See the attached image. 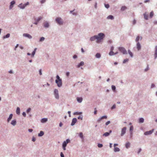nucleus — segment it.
<instances>
[{"label": "nucleus", "mask_w": 157, "mask_h": 157, "mask_svg": "<svg viewBox=\"0 0 157 157\" xmlns=\"http://www.w3.org/2000/svg\"><path fill=\"white\" fill-rule=\"evenodd\" d=\"M105 36V35L104 33H100L98 35H95L90 37V40L91 41H94L97 40L96 42L99 43L102 40Z\"/></svg>", "instance_id": "f257e3e1"}, {"label": "nucleus", "mask_w": 157, "mask_h": 157, "mask_svg": "<svg viewBox=\"0 0 157 157\" xmlns=\"http://www.w3.org/2000/svg\"><path fill=\"white\" fill-rule=\"evenodd\" d=\"M56 23L59 25H62L63 24V21L62 19L60 17H57L55 19Z\"/></svg>", "instance_id": "f03ea898"}, {"label": "nucleus", "mask_w": 157, "mask_h": 157, "mask_svg": "<svg viewBox=\"0 0 157 157\" xmlns=\"http://www.w3.org/2000/svg\"><path fill=\"white\" fill-rule=\"evenodd\" d=\"M119 51L123 54H127V52L125 49L123 47H119L118 48Z\"/></svg>", "instance_id": "7ed1b4c3"}, {"label": "nucleus", "mask_w": 157, "mask_h": 157, "mask_svg": "<svg viewBox=\"0 0 157 157\" xmlns=\"http://www.w3.org/2000/svg\"><path fill=\"white\" fill-rule=\"evenodd\" d=\"M54 94L55 98L56 99H58L59 98V91L57 89H55L54 90Z\"/></svg>", "instance_id": "20e7f679"}, {"label": "nucleus", "mask_w": 157, "mask_h": 157, "mask_svg": "<svg viewBox=\"0 0 157 157\" xmlns=\"http://www.w3.org/2000/svg\"><path fill=\"white\" fill-rule=\"evenodd\" d=\"M55 82L57 84V86L58 87H61L62 85V80H56Z\"/></svg>", "instance_id": "39448f33"}, {"label": "nucleus", "mask_w": 157, "mask_h": 157, "mask_svg": "<svg viewBox=\"0 0 157 157\" xmlns=\"http://www.w3.org/2000/svg\"><path fill=\"white\" fill-rule=\"evenodd\" d=\"M127 128L125 127L121 129V136H123L126 133Z\"/></svg>", "instance_id": "423d86ee"}, {"label": "nucleus", "mask_w": 157, "mask_h": 157, "mask_svg": "<svg viewBox=\"0 0 157 157\" xmlns=\"http://www.w3.org/2000/svg\"><path fill=\"white\" fill-rule=\"evenodd\" d=\"M42 19V17H39L37 18H35L34 20L35 21L33 23V24L36 25H37L38 22Z\"/></svg>", "instance_id": "0eeeda50"}, {"label": "nucleus", "mask_w": 157, "mask_h": 157, "mask_svg": "<svg viewBox=\"0 0 157 157\" xmlns=\"http://www.w3.org/2000/svg\"><path fill=\"white\" fill-rule=\"evenodd\" d=\"M154 131V129H153L152 130H150L149 131L145 132L144 133V135L146 136L151 135L153 132Z\"/></svg>", "instance_id": "6e6552de"}, {"label": "nucleus", "mask_w": 157, "mask_h": 157, "mask_svg": "<svg viewBox=\"0 0 157 157\" xmlns=\"http://www.w3.org/2000/svg\"><path fill=\"white\" fill-rule=\"evenodd\" d=\"M23 36L24 37H27L29 39H31L32 38V36L26 33H24L23 34Z\"/></svg>", "instance_id": "1a4fd4ad"}, {"label": "nucleus", "mask_w": 157, "mask_h": 157, "mask_svg": "<svg viewBox=\"0 0 157 157\" xmlns=\"http://www.w3.org/2000/svg\"><path fill=\"white\" fill-rule=\"evenodd\" d=\"M15 2L13 0L11 1L10 3V5L9 7V9L11 10L13 7V5L15 4Z\"/></svg>", "instance_id": "9d476101"}, {"label": "nucleus", "mask_w": 157, "mask_h": 157, "mask_svg": "<svg viewBox=\"0 0 157 157\" xmlns=\"http://www.w3.org/2000/svg\"><path fill=\"white\" fill-rule=\"evenodd\" d=\"M77 121V119L76 118H73L72 120V121L71 124V125L72 126L74 125L75 124V123Z\"/></svg>", "instance_id": "9b49d317"}, {"label": "nucleus", "mask_w": 157, "mask_h": 157, "mask_svg": "<svg viewBox=\"0 0 157 157\" xmlns=\"http://www.w3.org/2000/svg\"><path fill=\"white\" fill-rule=\"evenodd\" d=\"M136 48L138 51L140 50L141 49V45L139 42H138L136 44Z\"/></svg>", "instance_id": "f8f14e48"}, {"label": "nucleus", "mask_w": 157, "mask_h": 157, "mask_svg": "<svg viewBox=\"0 0 157 157\" xmlns=\"http://www.w3.org/2000/svg\"><path fill=\"white\" fill-rule=\"evenodd\" d=\"M26 6L25 5V4H23L22 3L19 4L18 5V7L22 9H25Z\"/></svg>", "instance_id": "ddd939ff"}, {"label": "nucleus", "mask_w": 157, "mask_h": 157, "mask_svg": "<svg viewBox=\"0 0 157 157\" xmlns=\"http://www.w3.org/2000/svg\"><path fill=\"white\" fill-rule=\"evenodd\" d=\"M154 58L155 59L157 57V46L155 47V53L154 54Z\"/></svg>", "instance_id": "4468645a"}, {"label": "nucleus", "mask_w": 157, "mask_h": 157, "mask_svg": "<svg viewBox=\"0 0 157 157\" xmlns=\"http://www.w3.org/2000/svg\"><path fill=\"white\" fill-rule=\"evenodd\" d=\"M13 116V114H10L9 117L7 119V122H9L10 121V120L12 118Z\"/></svg>", "instance_id": "2eb2a0df"}, {"label": "nucleus", "mask_w": 157, "mask_h": 157, "mask_svg": "<svg viewBox=\"0 0 157 157\" xmlns=\"http://www.w3.org/2000/svg\"><path fill=\"white\" fill-rule=\"evenodd\" d=\"M16 123H17L16 120L15 119V120H12L11 121V124L13 126H14L16 125Z\"/></svg>", "instance_id": "dca6fc26"}, {"label": "nucleus", "mask_w": 157, "mask_h": 157, "mask_svg": "<svg viewBox=\"0 0 157 157\" xmlns=\"http://www.w3.org/2000/svg\"><path fill=\"white\" fill-rule=\"evenodd\" d=\"M83 99L82 97H77V100L78 102L79 103H81Z\"/></svg>", "instance_id": "f3484780"}, {"label": "nucleus", "mask_w": 157, "mask_h": 157, "mask_svg": "<svg viewBox=\"0 0 157 157\" xmlns=\"http://www.w3.org/2000/svg\"><path fill=\"white\" fill-rule=\"evenodd\" d=\"M44 26L45 28H48L49 26V24L48 22H46L44 23Z\"/></svg>", "instance_id": "a211bd4d"}, {"label": "nucleus", "mask_w": 157, "mask_h": 157, "mask_svg": "<svg viewBox=\"0 0 157 157\" xmlns=\"http://www.w3.org/2000/svg\"><path fill=\"white\" fill-rule=\"evenodd\" d=\"M47 118H43L41 120V122L42 123H45L48 121Z\"/></svg>", "instance_id": "6ab92c4d"}, {"label": "nucleus", "mask_w": 157, "mask_h": 157, "mask_svg": "<svg viewBox=\"0 0 157 157\" xmlns=\"http://www.w3.org/2000/svg\"><path fill=\"white\" fill-rule=\"evenodd\" d=\"M106 18L107 19L112 20L114 19V17L112 15H109Z\"/></svg>", "instance_id": "aec40b11"}, {"label": "nucleus", "mask_w": 157, "mask_h": 157, "mask_svg": "<svg viewBox=\"0 0 157 157\" xmlns=\"http://www.w3.org/2000/svg\"><path fill=\"white\" fill-rule=\"evenodd\" d=\"M144 18L145 19L147 20L148 19V15L147 14V12H145L144 14Z\"/></svg>", "instance_id": "412c9836"}, {"label": "nucleus", "mask_w": 157, "mask_h": 157, "mask_svg": "<svg viewBox=\"0 0 157 157\" xmlns=\"http://www.w3.org/2000/svg\"><path fill=\"white\" fill-rule=\"evenodd\" d=\"M130 143L128 142H126L125 144V147L127 149L130 147Z\"/></svg>", "instance_id": "4be33fe9"}, {"label": "nucleus", "mask_w": 157, "mask_h": 157, "mask_svg": "<svg viewBox=\"0 0 157 157\" xmlns=\"http://www.w3.org/2000/svg\"><path fill=\"white\" fill-rule=\"evenodd\" d=\"M84 65V62L83 61H81L78 65L77 67H80L81 66H82Z\"/></svg>", "instance_id": "5701e85b"}, {"label": "nucleus", "mask_w": 157, "mask_h": 157, "mask_svg": "<svg viewBox=\"0 0 157 157\" xmlns=\"http://www.w3.org/2000/svg\"><path fill=\"white\" fill-rule=\"evenodd\" d=\"M44 134V133L43 131H41L40 132V133L38 134V136L39 137H41L43 136Z\"/></svg>", "instance_id": "b1692460"}, {"label": "nucleus", "mask_w": 157, "mask_h": 157, "mask_svg": "<svg viewBox=\"0 0 157 157\" xmlns=\"http://www.w3.org/2000/svg\"><path fill=\"white\" fill-rule=\"evenodd\" d=\"M37 49V48H35L34 51L32 52V53L31 54V56L32 57H33L35 54V53H36V51Z\"/></svg>", "instance_id": "393cba45"}, {"label": "nucleus", "mask_w": 157, "mask_h": 157, "mask_svg": "<svg viewBox=\"0 0 157 157\" xmlns=\"http://www.w3.org/2000/svg\"><path fill=\"white\" fill-rule=\"evenodd\" d=\"M16 113L19 115L20 114V109L19 107H17L16 110Z\"/></svg>", "instance_id": "a878e982"}, {"label": "nucleus", "mask_w": 157, "mask_h": 157, "mask_svg": "<svg viewBox=\"0 0 157 157\" xmlns=\"http://www.w3.org/2000/svg\"><path fill=\"white\" fill-rule=\"evenodd\" d=\"M128 52L129 54L130 55V57H133V54L132 53V52L130 51V50H128Z\"/></svg>", "instance_id": "bb28decb"}, {"label": "nucleus", "mask_w": 157, "mask_h": 157, "mask_svg": "<svg viewBox=\"0 0 157 157\" xmlns=\"http://www.w3.org/2000/svg\"><path fill=\"white\" fill-rule=\"evenodd\" d=\"M127 9V8L126 6H123L121 7V11H123Z\"/></svg>", "instance_id": "cd10ccee"}, {"label": "nucleus", "mask_w": 157, "mask_h": 157, "mask_svg": "<svg viewBox=\"0 0 157 157\" xmlns=\"http://www.w3.org/2000/svg\"><path fill=\"white\" fill-rule=\"evenodd\" d=\"M144 119L142 118L141 117L139 118V122L140 123H143L144 122Z\"/></svg>", "instance_id": "c85d7f7f"}, {"label": "nucleus", "mask_w": 157, "mask_h": 157, "mask_svg": "<svg viewBox=\"0 0 157 157\" xmlns=\"http://www.w3.org/2000/svg\"><path fill=\"white\" fill-rule=\"evenodd\" d=\"M114 150L115 152H118L120 151V149L117 147H115Z\"/></svg>", "instance_id": "c756f323"}, {"label": "nucleus", "mask_w": 157, "mask_h": 157, "mask_svg": "<svg viewBox=\"0 0 157 157\" xmlns=\"http://www.w3.org/2000/svg\"><path fill=\"white\" fill-rule=\"evenodd\" d=\"M101 55L100 53H97L95 55V57L97 58H99L101 57Z\"/></svg>", "instance_id": "7c9ffc66"}, {"label": "nucleus", "mask_w": 157, "mask_h": 157, "mask_svg": "<svg viewBox=\"0 0 157 157\" xmlns=\"http://www.w3.org/2000/svg\"><path fill=\"white\" fill-rule=\"evenodd\" d=\"M109 135V132H106L103 134V136L105 137H107Z\"/></svg>", "instance_id": "2f4dec72"}, {"label": "nucleus", "mask_w": 157, "mask_h": 157, "mask_svg": "<svg viewBox=\"0 0 157 157\" xmlns=\"http://www.w3.org/2000/svg\"><path fill=\"white\" fill-rule=\"evenodd\" d=\"M10 33H7L5 36H3V38L5 39L6 38H8L10 36Z\"/></svg>", "instance_id": "473e14b6"}, {"label": "nucleus", "mask_w": 157, "mask_h": 157, "mask_svg": "<svg viewBox=\"0 0 157 157\" xmlns=\"http://www.w3.org/2000/svg\"><path fill=\"white\" fill-rule=\"evenodd\" d=\"M82 114V112H74L73 113V114L74 115H80V114Z\"/></svg>", "instance_id": "72a5a7b5"}, {"label": "nucleus", "mask_w": 157, "mask_h": 157, "mask_svg": "<svg viewBox=\"0 0 157 157\" xmlns=\"http://www.w3.org/2000/svg\"><path fill=\"white\" fill-rule=\"evenodd\" d=\"M45 38L44 37H42L40 38L39 39V42H42L43 41H44Z\"/></svg>", "instance_id": "f704fd0d"}, {"label": "nucleus", "mask_w": 157, "mask_h": 157, "mask_svg": "<svg viewBox=\"0 0 157 157\" xmlns=\"http://www.w3.org/2000/svg\"><path fill=\"white\" fill-rule=\"evenodd\" d=\"M79 136L82 139L83 138V133L82 132H80L79 133Z\"/></svg>", "instance_id": "c9c22d12"}, {"label": "nucleus", "mask_w": 157, "mask_h": 157, "mask_svg": "<svg viewBox=\"0 0 157 157\" xmlns=\"http://www.w3.org/2000/svg\"><path fill=\"white\" fill-rule=\"evenodd\" d=\"M153 15H154V12H153V11H151L150 13V18H151L153 16Z\"/></svg>", "instance_id": "e433bc0d"}, {"label": "nucleus", "mask_w": 157, "mask_h": 157, "mask_svg": "<svg viewBox=\"0 0 157 157\" xmlns=\"http://www.w3.org/2000/svg\"><path fill=\"white\" fill-rule=\"evenodd\" d=\"M111 88L112 90L114 91L115 92L116 90V86L114 85H112L111 86Z\"/></svg>", "instance_id": "4c0bfd02"}, {"label": "nucleus", "mask_w": 157, "mask_h": 157, "mask_svg": "<svg viewBox=\"0 0 157 157\" xmlns=\"http://www.w3.org/2000/svg\"><path fill=\"white\" fill-rule=\"evenodd\" d=\"M140 36H137L136 39L135 41L137 42V43L138 42H139L138 41L140 40Z\"/></svg>", "instance_id": "58836bf2"}, {"label": "nucleus", "mask_w": 157, "mask_h": 157, "mask_svg": "<svg viewBox=\"0 0 157 157\" xmlns=\"http://www.w3.org/2000/svg\"><path fill=\"white\" fill-rule=\"evenodd\" d=\"M109 55L110 56H112L114 55V53L113 51H110L109 53Z\"/></svg>", "instance_id": "ea45409f"}, {"label": "nucleus", "mask_w": 157, "mask_h": 157, "mask_svg": "<svg viewBox=\"0 0 157 157\" xmlns=\"http://www.w3.org/2000/svg\"><path fill=\"white\" fill-rule=\"evenodd\" d=\"M128 60H129V59L128 58H126L124 60L123 63H126V62H128Z\"/></svg>", "instance_id": "a19ab883"}, {"label": "nucleus", "mask_w": 157, "mask_h": 157, "mask_svg": "<svg viewBox=\"0 0 157 157\" xmlns=\"http://www.w3.org/2000/svg\"><path fill=\"white\" fill-rule=\"evenodd\" d=\"M67 144L65 141H64L63 143L62 147H66Z\"/></svg>", "instance_id": "79ce46f5"}, {"label": "nucleus", "mask_w": 157, "mask_h": 157, "mask_svg": "<svg viewBox=\"0 0 157 157\" xmlns=\"http://www.w3.org/2000/svg\"><path fill=\"white\" fill-rule=\"evenodd\" d=\"M98 147L99 148H101L103 147V145L101 144H98Z\"/></svg>", "instance_id": "37998d69"}, {"label": "nucleus", "mask_w": 157, "mask_h": 157, "mask_svg": "<svg viewBox=\"0 0 157 157\" xmlns=\"http://www.w3.org/2000/svg\"><path fill=\"white\" fill-rule=\"evenodd\" d=\"M78 119H81V120H82L83 119V116L82 115L79 116L78 117Z\"/></svg>", "instance_id": "c03bdc74"}, {"label": "nucleus", "mask_w": 157, "mask_h": 157, "mask_svg": "<svg viewBox=\"0 0 157 157\" xmlns=\"http://www.w3.org/2000/svg\"><path fill=\"white\" fill-rule=\"evenodd\" d=\"M105 7L107 8L108 9L109 7V4H105Z\"/></svg>", "instance_id": "a18cd8bd"}, {"label": "nucleus", "mask_w": 157, "mask_h": 157, "mask_svg": "<svg viewBox=\"0 0 157 157\" xmlns=\"http://www.w3.org/2000/svg\"><path fill=\"white\" fill-rule=\"evenodd\" d=\"M133 128L132 126H131L129 128V130L130 132H132V131L133 130Z\"/></svg>", "instance_id": "49530a36"}, {"label": "nucleus", "mask_w": 157, "mask_h": 157, "mask_svg": "<svg viewBox=\"0 0 157 157\" xmlns=\"http://www.w3.org/2000/svg\"><path fill=\"white\" fill-rule=\"evenodd\" d=\"M101 117V118L102 119H106L107 118V116L105 115V116H103Z\"/></svg>", "instance_id": "de8ad7c7"}, {"label": "nucleus", "mask_w": 157, "mask_h": 157, "mask_svg": "<svg viewBox=\"0 0 157 157\" xmlns=\"http://www.w3.org/2000/svg\"><path fill=\"white\" fill-rule=\"evenodd\" d=\"M31 110V108H29L26 111V113H28L30 112Z\"/></svg>", "instance_id": "09e8293b"}, {"label": "nucleus", "mask_w": 157, "mask_h": 157, "mask_svg": "<svg viewBox=\"0 0 157 157\" xmlns=\"http://www.w3.org/2000/svg\"><path fill=\"white\" fill-rule=\"evenodd\" d=\"M116 105L115 104H114L113 106L111 107V109H114L115 108H116Z\"/></svg>", "instance_id": "8fccbe9b"}, {"label": "nucleus", "mask_w": 157, "mask_h": 157, "mask_svg": "<svg viewBox=\"0 0 157 157\" xmlns=\"http://www.w3.org/2000/svg\"><path fill=\"white\" fill-rule=\"evenodd\" d=\"M56 80H60V79H62L61 78H60V77L59 76V75H57L56 76Z\"/></svg>", "instance_id": "3c124183"}, {"label": "nucleus", "mask_w": 157, "mask_h": 157, "mask_svg": "<svg viewBox=\"0 0 157 157\" xmlns=\"http://www.w3.org/2000/svg\"><path fill=\"white\" fill-rule=\"evenodd\" d=\"M133 132H131L130 134V138H131L132 136Z\"/></svg>", "instance_id": "603ef678"}, {"label": "nucleus", "mask_w": 157, "mask_h": 157, "mask_svg": "<svg viewBox=\"0 0 157 157\" xmlns=\"http://www.w3.org/2000/svg\"><path fill=\"white\" fill-rule=\"evenodd\" d=\"M32 140L33 141L35 142L36 140V138L34 136H33Z\"/></svg>", "instance_id": "864d4df0"}, {"label": "nucleus", "mask_w": 157, "mask_h": 157, "mask_svg": "<svg viewBox=\"0 0 157 157\" xmlns=\"http://www.w3.org/2000/svg\"><path fill=\"white\" fill-rule=\"evenodd\" d=\"M110 123V121H108L107 122L105 123V125L106 126L108 125Z\"/></svg>", "instance_id": "5fc2aeb1"}, {"label": "nucleus", "mask_w": 157, "mask_h": 157, "mask_svg": "<svg viewBox=\"0 0 157 157\" xmlns=\"http://www.w3.org/2000/svg\"><path fill=\"white\" fill-rule=\"evenodd\" d=\"M102 119L100 117V118H99L97 120V121L98 122H100V121L102 120Z\"/></svg>", "instance_id": "6e6d98bb"}, {"label": "nucleus", "mask_w": 157, "mask_h": 157, "mask_svg": "<svg viewBox=\"0 0 157 157\" xmlns=\"http://www.w3.org/2000/svg\"><path fill=\"white\" fill-rule=\"evenodd\" d=\"M65 141L66 143L67 144L70 142V140L69 139H67L66 141Z\"/></svg>", "instance_id": "4d7b16f0"}, {"label": "nucleus", "mask_w": 157, "mask_h": 157, "mask_svg": "<svg viewBox=\"0 0 157 157\" xmlns=\"http://www.w3.org/2000/svg\"><path fill=\"white\" fill-rule=\"evenodd\" d=\"M149 69V67L148 65L147 66V68L145 69L144 71H147Z\"/></svg>", "instance_id": "13d9d810"}, {"label": "nucleus", "mask_w": 157, "mask_h": 157, "mask_svg": "<svg viewBox=\"0 0 157 157\" xmlns=\"http://www.w3.org/2000/svg\"><path fill=\"white\" fill-rule=\"evenodd\" d=\"M22 114L23 116L25 117L26 116V114L25 112H23L22 113Z\"/></svg>", "instance_id": "bf43d9fd"}, {"label": "nucleus", "mask_w": 157, "mask_h": 157, "mask_svg": "<svg viewBox=\"0 0 157 157\" xmlns=\"http://www.w3.org/2000/svg\"><path fill=\"white\" fill-rule=\"evenodd\" d=\"M39 74L40 75H42V70L41 69H40L39 70Z\"/></svg>", "instance_id": "052dcab7"}, {"label": "nucleus", "mask_w": 157, "mask_h": 157, "mask_svg": "<svg viewBox=\"0 0 157 157\" xmlns=\"http://www.w3.org/2000/svg\"><path fill=\"white\" fill-rule=\"evenodd\" d=\"M97 110H96V108H94V114H96L97 113Z\"/></svg>", "instance_id": "680f3d73"}, {"label": "nucleus", "mask_w": 157, "mask_h": 157, "mask_svg": "<svg viewBox=\"0 0 157 157\" xmlns=\"http://www.w3.org/2000/svg\"><path fill=\"white\" fill-rule=\"evenodd\" d=\"M46 1V0H41L40 1V2L41 3H44Z\"/></svg>", "instance_id": "e2e57ef3"}, {"label": "nucleus", "mask_w": 157, "mask_h": 157, "mask_svg": "<svg viewBox=\"0 0 157 157\" xmlns=\"http://www.w3.org/2000/svg\"><path fill=\"white\" fill-rule=\"evenodd\" d=\"M155 86V85L154 84L152 83L151 85V88H152Z\"/></svg>", "instance_id": "0e129e2a"}, {"label": "nucleus", "mask_w": 157, "mask_h": 157, "mask_svg": "<svg viewBox=\"0 0 157 157\" xmlns=\"http://www.w3.org/2000/svg\"><path fill=\"white\" fill-rule=\"evenodd\" d=\"M60 156L61 157H64V155L62 152L60 153Z\"/></svg>", "instance_id": "69168bd1"}, {"label": "nucleus", "mask_w": 157, "mask_h": 157, "mask_svg": "<svg viewBox=\"0 0 157 157\" xmlns=\"http://www.w3.org/2000/svg\"><path fill=\"white\" fill-rule=\"evenodd\" d=\"M77 57V56L76 55H74L73 56V58L74 59L76 58Z\"/></svg>", "instance_id": "338daca9"}, {"label": "nucleus", "mask_w": 157, "mask_h": 157, "mask_svg": "<svg viewBox=\"0 0 157 157\" xmlns=\"http://www.w3.org/2000/svg\"><path fill=\"white\" fill-rule=\"evenodd\" d=\"M136 21L135 20V19H134L133 21V25H135L136 24Z\"/></svg>", "instance_id": "774afa93"}]
</instances>
